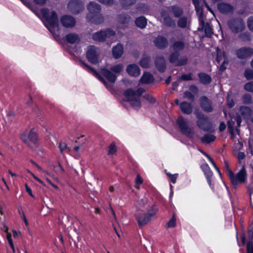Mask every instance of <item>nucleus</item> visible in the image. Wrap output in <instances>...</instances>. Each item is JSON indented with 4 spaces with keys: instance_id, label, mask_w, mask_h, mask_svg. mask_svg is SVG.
<instances>
[{
    "instance_id": "680f3d73",
    "label": "nucleus",
    "mask_w": 253,
    "mask_h": 253,
    "mask_svg": "<svg viewBox=\"0 0 253 253\" xmlns=\"http://www.w3.org/2000/svg\"><path fill=\"white\" fill-rule=\"evenodd\" d=\"M248 26L249 29L253 32V17H250L248 20Z\"/></svg>"
},
{
    "instance_id": "6e6d98bb",
    "label": "nucleus",
    "mask_w": 253,
    "mask_h": 253,
    "mask_svg": "<svg viewBox=\"0 0 253 253\" xmlns=\"http://www.w3.org/2000/svg\"><path fill=\"white\" fill-rule=\"evenodd\" d=\"M192 73H189L188 74H183L182 75L180 78V79L182 81H190L192 80L193 79L192 78Z\"/></svg>"
},
{
    "instance_id": "1a4fd4ad",
    "label": "nucleus",
    "mask_w": 253,
    "mask_h": 253,
    "mask_svg": "<svg viewBox=\"0 0 253 253\" xmlns=\"http://www.w3.org/2000/svg\"><path fill=\"white\" fill-rule=\"evenodd\" d=\"M180 53L178 51L171 53L169 57V62L175 66H181L186 65L187 63L188 59L187 56H183L179 58Z\"/></svg>"
},
{
    "instance_id": "2f4dec72",
    "label": "nucleus",
    "mask_w": 253,
    "mask_h": 253,
    "mask_svg": "<svg viewBox=\"0 0 253 253\" xmlns=\"http://www.w3.org/2000/svg\"><path fill=\"white\" fill-rule=\"evenodd\" d=\"M29 140L31 144L34 147H37L38 145L37 134L34 132L33 129H32L29 132Z\"/></svg>"
},
{
    "instance_id": "473e14b6",
    "label": "nucleus",
    "mask_w": 253,
    "mask_h": 253,
    "mask_svg": "<svg viewBox=\"0 0 253 253\" xmlns=\"http://www.w3.org/2000/svg\"><path fill=\"white\" fill-rule=\"evenodd\" d=\"M201 168L204 171L205 174L207 176V178L208 179V181L210 184H211V177L212 176V172L210 170V169L207 164H204L201 166Z\"/></svg>"
},
{
    "instance_id": "aec40b11",
    "label": "nucleus",
    "mask_w": 253,
    "mask_h": 253,
    "mask_svg": "<svg viewBox=\"0 0 253 253\" xmlns=\"http://www.w3.org/2000/svg\"><path fill=\"white\" fill-rule=\"evenodd\" d=\"M100 73L110 83L114 84L116 82L117 76L110 70L102 68L100 70Z\"/></svg>"
},
{
    "instance_id": "412c9836",
    "label": "nucleus",
    "mask_w": 253,
    "mask_h": 253,
    "mask_svg": "<svg viewBox=\"0 0 253 253\" xmlns=\"http://www.w3.org/2000/svg\"><path fill=\"white\" fill-rule=\"evenodd\" d=\"M156 68L160 72H164L166 69V62L163 56H157L155 60Z\"/></svg>"
},
{
    "instance_id": "338daca9",
    "label": "nucleus",
    "mask_w": 253,
    "mask_h": 253,
    "mask_svg": "<svg viewBox=\"0 0 253 253\" xmlns=\"http://www.w3.org/2000/svg\"><path fill=\"white\" fill-rule=\"evenodd\" d=\"M227 104L229 108H232L234 106L235 103L232 99H230V98L228 97L227 98Z\"/></svg>"
},
{
    "instance_id": "a211bd4d",
    "label": "nucleus",
    "mask_w": 253,
    "mask_h": 253,
    "mask_svg": "<svg viewBox=\"0 0 253 253\" xmlns=\"http://www.w3.org/2000/svg\"><path fill=\"white\" fill-rule=\"evenodd\" d=\"M218 10L222 13L224 14H232L234 12V7L230 4L220 2L217 5Z\"/></svg>"
},
{
    "instance_id": "bb28decb",
    "label": "nucleus",
    "mask_w": 253,
    "mask_h": 253,
    "mask_svg": "<svg viewBox=\"0 0 253 253\" xmlns=\"http://www.w3.org/2000/svg\"><path fill=\"white\" fill-rule=\"evenodd\" d=\"M200 82L201 84L207 85L211 82V79L210 75L205 73H200L198 74Z\"/></svg>"
},
{
    "instance_id": "603ef678",
    "label": "nucleus",
    "mask_w": 253,
    "mask_h": 253,
    "mask_svg": "<svg viewBox=\"0 0 253 253\" xmlns=\"http://www.w3.org/2000/svg\"><path fill=\"white\" fill-rule=\"evenodd\" d=\"M244 89L247 91L253 92V82H250L246 84Z\"/></svg>"
},
{
    "instance_id": "58836bf2",
    "label": "nucleus",
    "mask_w": 253,
    "mask_h": 253,
    "mask_svg": "<svg viewBox=\"0 0 253 253\" xmlns=\"http://www.w3.org/2000/svg\"><path fill=\"white\" fill-rule=\"evenodd\" d=\"M136 0H119L120 4L123 8H127L136 3Z\"/></svg>"
},
{
    "instance_id": "69168bd1",
    "label": "nucleus",
    "mask_w": 253,
    "mask_h": 253,
    "mask_svg": "<svg viewBox=\"0 0 253 253\" xmlns=\"http://www.w3.org/2000/svg\"><path fill=\"white\" fill-rule=\"evenodd\" d=\"M189 89L191 91L193 92L195 94L198 93L199 91L198 87L195 85H191L189 86Z\"/></svg>"
},
{
    "instance_id": "a19ab883",
    "label": "nucleus",
    "mask_w": 253,
    "mask_h": 253,
    "mask_svg": "<svg viewBox=\"0 0 253 253\" xmlns=\"http://www.w3.org/2000/svg\"><path fill=\"white\" fill-rule=\"evenodd\" d=\"M194 4L196 12L199 13V18L202 15L203 17V11L202 6L200 5L199 0H192Z\"/></svg>"
},
{
    "instance_id": "7ed1b4c3",
    "label": "nucleus",
    "mask_w": 253,
    "mask_h": 253,
    "mask_svg": "<svg viewBox=\"0 0 253 253\" xmlns=\"http://www.w3.org/2000/svg\"><path fill=\"white\" fill-rule=\"evenodd\" d=\"M42 18L45 20L44 25L49 31L53 34L54 29L58 25V18L55 11H50L47 8H43L41 10Z\"/></svg>"
},
{
    "instance_id": "f3484780",
    "label": "nucleus",
    "mask_w": 253,
    "mask_h": 253,
    "mask_svg": "<svg viewBox=\"0 0 253 253\" xmlns=\"http://www.w3.org/2000/svg\"><path fill=\"white\" fill-rule=\"evenodd\" d=\"M236 55L240 59H245L253 55V48L251 47H243L237 51Z\"/></svg>"
},
{
    "instance_id": "9d476101",
    "label": "nucleus",
    "mask_w": 253,
    "mask_h": 253,
    "mask_svg": "<svg viewBox=\"0 0 253 253\" xmlns=\"http://www.w3.org/2000/svg\"><path fill=\"white\" fill-rule=\"evenodd\" d=\"M68 8L73 14H78L84 11V4L80 0H72L69 2Z\"/></svg>"
},
{
    "instance_id": "a878e982",
    "label": "nucleus",
    "mask_w": 253,
    "mask_h": 253,
    "mask_svg": "<svg viewBox=\"0 0 253 253\" xmlns=\"http://www.w3.org/2000/svg\"><path fill=\"white\" fill-rule=\"evenodd\" d=\"M247 177V172L244 166H243L241 169L235 175L236 179L237 181V185L239 183L244 182Z\"/></svg>"
},
{
    "instance_id": "f704fd0d",
    "label": "nucleus",
    "mask_w": 253,
    "mask_h": 253,
    "mask_svg": "<svg viewBox=\"0 0 253 253\" xmlns=\"http://www.w3.org/2000/svg\"><path fill=\"white\" fill-rule=\"evenodd\" d=\"M215 138L216 137L214 135L211 134H207L201 138V141L203 143H210L214 141Z\"/></svg>"
},
{
    "instance_id": "864d4df0",
    "label": "nucleus",
    "mask_w": 253,
    "mask_h": 253,
    "mask_svg": "<svg viewBox=\"0 0 253 253\" xmlns=\"http://www.w3.org/2000/svg\"><path fill=\"white\" fill-rule=\"evenodd\" d=\"M6 237H7V239L8 240L9 244L11 249H12L13 253H15V248H14V245H13V243L12 242V240L11 238V234L10 233H8L7 235H6Z\"/></svg>"
},
{
    "instance_id": "37998d69",
    "label": "nucleus",
    "mask_w": 253,
    "mask_h": 253,
    "mask_svg": "<svg viewBox=\"0 0 253 253\" xmlns=\"http://www.w3.org/2000/svg\"><path fill=\"white\" fill-rule=\"evenodd\" d=\"M217 54H216V61L219 63L222 60L224 59L225 57V54L223 51H222L220 49H219V48H217Z\"/></svg>"
},
{
    "instance_id": "a18cd8bd",
    "label": "nucleus",
    "mask_w": 253,
    "mask_h": 253,
    "mask_svg": "<svg viewBox=\"0 0 253 253\" xmlns=\"http://www.w3.org/2000/svg\"><path fill=\"white\" fill-rule=\"evenodd\" d=\"M245 77L248 80L253 79V70L247 68L244 73Z\"/></svg>"
},
{
    "instance_id": "3c124183",
    "label": "nucleus",
    "mask_w": 253,
    "mask_h": 253,
    "mask_svg": "<svg viewBox=\"0 0 253 253\" xmlns=\"http://www.w3.org/2000/svg\"><path fill=\"white\" fill-rule=\"evenodd\" d=\"M100 3L105 5L110 6L114 5L115 3V0H97Z\"/></svg>"
},
{
    "instance_id": "6e6552de",
    "label": "nucleus",
    "mask_w": 253,
    "mask_h": 253,
    "mask_svg": "<svg viewBox=\"0 0 253 253\" xmlns=\"http://www.w3.org/2000/svg\"><path fill=\"white\" fill-rule=\"evenodd\" d=\"M155 214L156 211L152 209L149 211L147 213H140L135 214V218L137 221L139 226L141 227L147 224Z\"/></svg>"
},
{
    "instance_id": "774afa93",
    "label": "nucleus",
    "mask_w": 253,
    "mask_h": 253,
    "mask_svg": "<svg viewBox=\"0 0 253 253\" xmlns=\"http://www.w3.org/2000/svg\"><path fill=\"white\" fill-rule=\"evenodd\" d=\"M226 128V125L223 122H222L220 124L219 127V130L220 132L223 131Z\"/></svg>"
},
{
    "instance_id": "5701e85b",
    "label": "nucleus",
    "mask_w": 253,
    "mask_h": 253,
    "mask_svg": "<svg viewBox=\"0 0 253 253\" xmlns=\"http://www.w3.org/2000/svg\"><path fill=\"white\" fill-rule=\"evenodd\" d=\"M127 73L131 76L137 77L140 74L139 67L135 64L129 65L126 68Z\"/></svg>"
},
{
    "instance_id": "dca6fc26",
    "label": "nucleus",
    "mask_w": 253,
    "mask_h": 253,
    "mask_svg": "<svg viewBox=\"0 0 253 253\" xmlns=\"http://www.w3.org/2000/svg\"><path fill=\"white\" fill-rule=\"evenodd\" d=\"M61 24L66 28H72L76 25V20L72 16L65 15L60 19Z\"/></svg>"
},
{
    "instance_id": "72a5a7b5",
    "label": "nucleus",
    "mask_w": 253,
    "mask_h": 253,
    "mask_svg": "<svg viewBox=\"0 0 253 253\" xmlns=\"http://www.w3.org/2000/svg\"><path fill=\"white\" fill-rule=\"evenodd\" d=\"M153 81V77L149 73H145L141 77L140 82L142 84H149Z\"/></svg>"
},
{
    "instance_id": "cd10ccee",
    "label": "nucleus",
    "mask_w": 253,
    "mask_h": 253,
    "mask_svg": "<svg viewBox=\"0 0 253 253\" xmlns=\"http://www.w3.org/2000/svg\"><path fill=\"white\" fill-rule=\"evenodd\" d=\"M65 39L66 42L71 44H74L78 42L80 39L79 36L75 33H69L66 36Z\"/></svg>"
},
{
    "instance_id": "8fccbe9b",
    "label": "nucleus",
    "mask_w": 253,
    "mask_h": 253,
    "mask_svg": "<svg viewBox=\"0 0 253 253\" xmlns=\"http://www.w3.org/2000/svg\"><path fill=\"white\" fill-rule=\"evenodd\" d=\"M234 125L235 122L232 120H229L227 122L228 129L231 134H233Z\"/></svg>"
},
{
    "instance_id": "49530a36",
    "label": "nucleus",
    "mask_w": 253,
    "mask_h": 253,
    "mask_svg": "<svg viewBox=\"0 0 253 253\" xmlns=\"http://www.w3.org/2000/svg\"><path fill=\"white\" fill-rule=\"evenodd\" d=\"M249 241L247 243V251H248V246L251 245L250 247L253 248V228L250 230L248 232Z\"/></svg>"
},
{
    "instance_id": "9b49d317",
    "label": "nucleus",
    "mask_w": 253,
    "mask_h": 253,
    "mask_svg": "<svg viewBox=\"0 0 253 253\" xmlns=\"http://www.w3.org/2000/svg\"><path fill=\"white\" fill-rule=\"evenodd\" d=\"M86 54L88 60L92 64H96L98 62L99 52L94 45L88 47Z\"/></svg>"
},
{
    "instance_id": "c9c22d12",
    "label": "nucleus",
    "mask_w": 253,
    "mask_h": 253,
    "mask_svg": "<svg viewBox=\"0 0 253 253\" xmlns=\"http://www.w3.org/2000/svg\"><path fill=\"white\" fill-rule=\"evenodd\" d=\"M20 138L30 148L32 149L34 148V146L31 144L29 140V134L27 135L26 133L24 132L20 135Z\"/></svg>"
},
{
    "instance_id": "393cba45",
    "label": "nucleus",
    "mask_w": 253,
    "mask_h": 253,
    "mask_svg": "<svg viewBox=\"0 0 253 253\" xmlns=\"http://www.w3.org/2000/svg\"><path fill=\"white\" fill-rule=\"evenodd\" d=\"M124 52V47L122 44L118 43L112 48V54L113 57L116 59L120 58Z\"/></svg>"
},
{
    "instance_id": "c03bdc74",
    "label": "nucleus",
    "mask_w": 253,
    "mask_h": 253,
    "mask_svg": "<svg viewBox=\"0 0 253 253\" xmlns=\"http://www.w3.org/2000/svg\"><path fill=\"white\" fill-rule=\"evenodd\" d=\"M123 69V66L122 64H118L110 68V70L116 74L120 73Z\"/></svg>"
},
{
    "instance_id": "5fc2aeb1",
    "label": "nucleus",
    "mask_w": 253,
    "mask_h": 253,
    "mask_svg": "<svg viewBox=\"0 0 253 253\" xmlns=\"http://www.w3.org/2000/svg\"><path fill=\"white\" fill-rule=\"evenodd\" d=\"M143 97L147 100L150 103H154L156 102V99L151 95L149 94H145Z\"/></svg>"
},
{
    "instance_id": "423d86ee",
    "label": "nucleus",
    "mask_w": 253,
    "mask_h": 253,
    "mask_svg": "<svg viewBox=\"0 0 253 253\" xmlns=\"http://www.w3.org/2000/svg\"><path fill=\"white\" fill-rule=\"evenodd\" d=\"M227 24L230 30L237 34L243 31L245 29V25L241 18H232L229 19Z\"/></svg>"
},
{
    "instance_id": "79ce46f5",
    "label": "nucleus",
    "mask_w": 253,
    "mask_h": 253,
    "mask_svg": "<svg viewBox=\"0 0 253 253\" xmlns=\"http://www.w3.org/2000/svg\"><path fill=\"white\" fill-rule=\"evenodd\" d=\"M242 101L245 104H251L253 103L252 97L248 93L245 94L242 97Z\"/></svg>"
},
{
    "instance_id": "c85d7f7f",
    "label": "nucleus",
    "mask_w": 253,
    "mask_h": 253,
    "mask_svg": "<svg viewBox=\"0 0 253 253\" xmlns=\"http://www.w3.org/2000/svg\"><path fill=\"white\" fill-rule=\"evenodd\" d=\"M170 10L173 13L174 17L179 18L183 14V9L182 7L177 5H172L169 8Z\"/></svg>"
},
{
    "instance_id": "f03ea898",
    "label": "nucleus",
    "mask_w": 253,
    "mask_h": 253,
    "mask_svg": "<svg viewBox=\"0 0 253 253\" xmlns=\"http://www.w3.org/2000/svg\"><path fill=\"white\" fill-rule=\"evenodd\" d=\"M145 92V89L139 87L135 90L132 88H128L124 92L125 100L129 102L131 107L134 109H138L141 105L140 97Z\"/></svg>"
},
{
    "instance_id": "0e129e2a",
    "label": "nucleus",
    "mask_w": 253,
    "mask_h": 253,
    "mask_svg": "<svg viewBox=\"0 0 253 253\" xmlns=\"http://www.w3.org/2000/svg\"><path fill=\"white\" fill-rule=\"evenodd\" d=\"M59 148L60 149V152L62 154L64 149L67 148V145L66 143L60 142L59 144Z\"/></svg>"
},
{
    "instance_id": "ddd939ff",
    "label": "nucleus",
    "mask_w": 253,
    "mask_h": 253,
    "mask_svg": "<svg viewBox=\"0 0 253 253\" xmlns=\"http://www.w3.org/2000/svg\"><path fill=\"white\" fill-rule=\"evenodd\" d=\"M161 16L163 19V24L164 25L172 28H174L176 27L175 20L168 14L166 10H162L161 11Z\"/></svg>"
},
{
    "instance_id": "2eb2a0df",
    "label": "nucleus",
    "mask_w": 253,
    "mask_h": 253,
    "mask_svg": "<svg viewBox=\"0 0 253 253\" xmlns=\"http://www.w3.org/2000/svg\"><path fill=\"white\" fill-rule=\"evenodd\" d=\"M118 22L124 28L128 26L130 22L131 21V17L126 13H122L118 14L117 16Z\"/></svg>"
},
{
    "instance_id": "f8f14e48",
    "label": "nucleus",
    "mask_w": 253,
    "mask_h": 253,
    "mask_svg": "<svg viewBox=\"0 0 253 253\" xmlns=\"http://www.w3.org/2000/svg\"><path fill=\"white\" fill-rule=\"evenodd\" d=\"M200 105L203 110L206 113H211L214 110L212 102L206 96L200 97Z\"/></svg>"
},
{
    "instance_id": "0eeeda50",
    "label": "nucleus",
    "mask_w": 253,
    "mask_h": 253,
    "mask_svg": "<svg viewBox=\"0 0 253 253\" xmlns=\"http://www.w3.org/2000/svg\"><path fill=\"white\" fill-rule=\"evenodd\" d=\"M115 35V32L110 29L100 30L92 35V39L98 42H104L107 39H110Z\"/></svg>"
},
{
    "instance_id": "b1692460",
    "label": "nucleus",
    "mask_w": 253,
    "mask_h": 253,
    "mask_svg": "<svg viewBox=\"0 0 253 253\" xmlns=\"http://www.w3.org/2000/svg\"><path fill=\"white\" fill-rule=\"evenodd\" d=\"M179 107L183 113L187 115L191 114L193 111L192 105L186 101H183L180 103Z\"/></svg>"
},
{
    "instance_id": "e2e57ef3",
    "label": "nucleus",
    "mask_w": 253,
    "mask_h": 253,
    "mask_svg": "<svg viewBox=\"0 0 253 253\" xmlns=\"http://www.w3.org/2000/svg\"><path fill=\"white\" fill-rule=\"evenodd\" d=\"M228 63V61L227 59H225V58L223 59V61L222 62L220 67V70L222 72L224 71L226 69V65H227Z\"/></svg>"
},
{
    "instance_id": "ea45409f",
    "label": "nucleus",
    "mask_w": 253,
    "mask_h": 253,
    "mask_svg": "<svg viewBox=\"0 0 253 253\" xmlns=\"http://www.w3.org/2000/svg\"><path fill=\"white\" fill-rule=\"evenodd\" d=\"M184 46H185L184 43L181 41H177V42H175L172 44V46L174 51H178L179 50H182L184 48Z\"/></svg>"
},
{
    "instance_id": "09e8293b",
    "label": "nucleus",
    "mask_w": 253,
    "mask_h": 253,
    "mask_svg": "<svg viewBox=\"0 0 253 253\" xmlns=\"http://www.w3.org/2000/svg\"><path fill=\"white\" fill-rule=\"evenodd\" d=\"M239 39L242 41H249L251 40L250 34L248 32H244L239 35Z\"/></svg>"
},
{
    "instance_id": "7c9ffc66",
    "label": "nucleus",
    "mask_w": 253,
    "mask_h": 253,
    "mask_svg": "<svg viewBox=\"0 0 253 253\" xmlns=\"http://www.w3.org/2000/svg\"><path fill=\"white\" fill-rule=\"evenodd\" d=\"M241 114L244 117L245 119H249L252 114V110L249 107L241 106L240 107Z\"/></svg>"
},
{
    "instance_id": "13d9d810",
    "label": "nucleus",
    "mask_w": 253,
    "mask_h": 253,
    "mask_svg": "<svg viewBox=\"0 0 253 253\" xmlns=\"http://www.w3.org/2000/svg\"><path fill=\"white\" fill-rule=\"evenodd\" d=\"M175 218L174 217V216L172 217V218L167 223L166 227L167 228H169V227H174L175 225Z\"/></svg>"
},
{
    "instance_id": "6ab92c4d",
    "label": "nucleus",
    "mask_w": 253,
    "mask_h": 253,
    "mask_svg": "<svg viewBox=\"0 0 253 253\" xmlns=\"http://www.w3.org/2000/svg\"><path fill=\"white\" fill-rule=\"evenodd\" d=\"M154 43L156 47L161 49L166 48L169 44L168 39L162 36L156 38L154 40Z\"/></svg>"
},
{
    "instance_id": "de8ad7c7",
    "label": "nucleus",
    "mask_w": 253,
    "mask_h": 253,
    "mask_svg": "<svg viewBox=\"0 0 253 253\" xmlns=\"http://www.w3.org/2000/svg\"><path fill=\"white\" fill-rule=\"evenodd\" d=\"M228 175L230 178V181L233 185H237V181L235 175L231 169L227 170Z\"/></svg>"
},
{
    "instance_id": "4be33fe9",
    "label": "nucleus",
    "mask_w": 253,
    "mask_h": 253,
    "mask_svg": "<svg viewBox=\"0 0 253 253\" xmlns=\"http://www.w3.org/2000/svg\"><path fill=\"white\" fill-rule=\"evenodd\" d=\"M81 63L82 65L84 66L86 68L89 69L93 74V75L96 77L103 84L105 85V86L108 88H111V86L95 70H94L92 68L90 67L89 66L85 64L84 62L81 61Z\"/></svg>"
},
{
    "instance_id": "bf43d9fd",
    "label": "nucleus",
    "mask_w": 253,
    "mask_h": 253,
    "mask_svg": "<svg viewBox=\"0 0 253 253\" xmlns=\"http://www.w3.org/2000/svg\"><path fill=\"white\" fill-rule=\"evenodd\" d=\"M116 147L115 144L114 142H112L110 145L108 154H114L116 153Z\"/></svg>"
},
{
    "instance_id": "f257e3e1",
    "label": "nucleus",
    "mask_w": 253,
    "mask_h": 253,
    "mask_svg": "<svg viewBox=\"0 0 253 253\" xmlns=\"http://www.w3.org/2000/svg\"><path fill=\"white\" fill-rule=\"evenodd\" d=\"M86 7L88 12L86 15V19L88 22L96 25L103 23L104 18L101 13L102 7L99 4L90 1Z\"/></svg>"
},
{
    "instance_id": "20e7f679",
    "label": "nucleus",
    "mask_w": 253,
    "mask_h": 253,
    "mask_svg": "<svg viewBox=\"0 0 253 253\" xmlns=\"http://www.w3.org/2000/svg\"><path fill=\"white\" fill-rule=\"evenodd\" d=\"M198 120L196 122L197 126L205 131H211L212 126L211 122L208 121V117L199 110L194 112Z\"/></svg>"
},
{
    "instance_id": "c756f323",
    "label": "nucleus",
    "mask_w": 253,
    "mask_h": 253,
    "mask_svg": "<svg viewBox=\"0 0 253 253\" xmlns=\"http://www.w3.org/2000/svg\"><path fill=\"white\" fill-rule=\"evenodd\" d=\"M147 19L144 16H140L136 18L135 20V25L142 29L146 27L147 25Z\"/></svg>"
},
{
    "instance_id": "4468645a",
    "label": "nucleus",
    "mask_w": 253,
    "mask_h": 253,
    "mask_svg": "<svg viewBox=\"0 0 253 253\" xmlns=\"http://www.w3.org/2000/svg\"><path fill=\"white\" fill-rule=\"evenodd\" d=\"M199 21L201 28H198L199 31L204 30L206 36L208 38H211L213 34L212 29L209 23H205L202 15L199 17Z\"/></svg>"
},
{
    "instance_id": "4d7b16f0",
    "label": "nucleus",
    "mask_w": 253,
    "mask_h": 253,
    "mask_svg": "<svg viewBox=\"0 0 253 253\" xmlns=\"http://www.w3.org/2000/svg\"><path fill=\"white\" fill-rule=\"evenodd\" d=\"M183 97L185 98H187L189 100H190L192 101L194 100V96L189 91H185L184 93Z\"/></svg>"
},
{
    "instance_id": "4c0bfd02",
    "label": "nucleus",
    "mask_w": 253,
    "mask_h": 253,
    "mask_svg": "<svg viewBox=\"0 0 253 253\" xmlns=\"http://www.w3.org/2000/svg\"><path fill=\"white\" fill-rule=\"evenodd\" d=\"M177 24L179 28H185L187 27V17L186 16L180 17L177 21Z\"/></svg>"
},
{
    "instance_id": "39448f33",
    "label": "nucleus",
    "mask_w": 253,
    "mask_h": 253,
    "mask_svg": "<svg viewBox=\"0 0 253 253\" xmlns=\"http://www.w3.org/2000/svg\"><path fill=\"white\" fill-rule=\"evenodd\" d=\"M181 132L188 137L192 138L194 134V128L190 126L188 121L183 117L180 116L177 120Z\"/></svg>"
},
{
    "instance_id": "e433bc0d",
    "label": "nucleus",
    "mask_w": 253,
    "mask_h": 253,
    "mask_svg": "<svg viewBox=\"0 0 253 253\" xmlns=\"http://www.w3.org/2000/svg\"><path fill=\"white\" fill-rule=\"evenodd\" d=\"M150 61V57L148 56L144 55L140 60L139 63L142 67L147 68L149 67Z\"/></svg>"
},
{
    "instance_id": "052dcab7",
    "label": "nucleus",
    "mask_w": 253,
    "mask_h": 253,
    "mask_svg": "<svg viewBox=\"0 0 253 253\" xmlns=\"http://www.w3.org/2000/svg\"><path fill=\"white\" fill-rule=\"evenodd\" d=\"M21 0L23 3L24 4H25L26 6H27L28 7L30 8L31 10H32L37 16H40L38 13L35 12V11H34L33 10L32 7H31L32 4L29 1H28V0Z\"/></svg>"
}]
</instances>
